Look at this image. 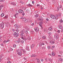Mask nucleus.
Listing matches in <instances>:
<instances>
[{"label": "nucleus", "mask_w": 63, "mask_h": 63, "mask_svg": "<svg viewBox=\"0 0 63 63\" xmlns=\"http://www.w3.org/2000/svg\"><path fill=\"white\" fill-rule=\"evenodd\" d=\"M24 30H23L21 32L20 36L21 37H22L24 35Z\"/></svg>", "instance_id": "nucleus-1"}, {"label": "nucleus", "mask_w": 63, "mask_h": 63, "mask_svg": "<svg viewBox=\"0 0 63 63\" xmlns=\"http://www.w3.org/2000/svg\"><path fill=\"white\" fill-rule=\"evenodd\" d=\"M4 23L3 22L2 23L0 24V28L2 29L4 27Z\"/></svg>", "instance_id": "nucleus-2"}, {"label": "nucleus", "mask_w": 63, "mask_h": 63, "mask_svg": "<svg viewBox=\"0 0 63 63\" xmlns=\"http://www.w3.org/2000/svg\"><path fill=\"white\" fill-rule=\"evenodd\" d=\"M54 38L57 40L59 38V35L57 33H56L54 36Z\"/></svg>", "instance_id": "nucleus-3"}, {"label": "nucleus", "mask_w": 63, "mask_h": 63, "mask_svg": "<svg viewBox=\"0 0 63 63\" xmlns=\"http://www.w3.org/2000/svg\"><path fill=\"white\" fill-rule=\"evenodd\" d=\"M16 52H17L18 54V55H20V56H21L22 55L21 54V51H19V50H16Z\"/></svg>", "instance_id": "nucleus-4"}, {"label": "nucleus", "mask_w": 63, "mask_h": 63, "mask_svg": "<svg viewBox=\"0 0 63 63\" xmlns=\"http://www.w3.org/2000/svg\"><path fill=\"white\" fill-rule=\"evenodd\" d=\"M19 34H18V33H16V32H15L14 33V34H13V36L15 37L16 38L18 36Z\"/></svg>", "instance_id": "nucleus-5"}, {"label": "nucleus", "mask_w": 63, "mask_h": 63, "mask_svg": "<svg viewBox=\"0 0 63 63\" xmlns=\"http://www.w3.org/2000/svg\"><path fill=\"white\" fill-rule=\"evenodd\" d=\"M24 11L21 9H20L18 10V13H22V14L23 13H24Z\"/></svg>", "instance_id": "nucleus-6"}, {"label": "nucleus", "mask_w": 63, "mask_h": 63, "mask_svg": "<svg viewBox=\"0 0 63 63\" xmlns=\"http://www.w3.org/2000/svg\"><path fill=\"white\" fill-rule=\"evenodd\" d=\"M42 45H45V44L44 43H42L40 42L39 43V47H41V46H42Z\"/></svg>", "instance_id": "nucleus-7"}, {"label": "nucleus", "mask_w": 63, "mask_h": 63, "mask_svg": "<svg viewBox=\"0 0 63 63\" xmlns=\"http://www.w3.org/2000/svg\"><path fill=\"white\" fill-rule=\"evenodd\" d=\"M14 27L15 28L17 29V28H18L19 26L18 25H17V24H15L14 25Z\"/></svg>", "instance_id": "nucleus-8"}, {"label": "nucleus", "mask_w": 63, "mask_h": 63, "mask_svg": "<svg viewBox=\"0 0 63 63\" xmlns=\"http://www.w3.org/2000/svg\"><path fill=\"white\" fill-rule=\"evenodd\" d=\"M34 29L36 32H39V28H34Z\"/></svg>", "instance_id": "nucleus-9"}, {"label": "nucleus", "mask_w": 63, "mask_h": 63, "mask_svg": "<svg viewBox=\"0 0 63 63\" xmlns=\"http://www.w3.org/2000/svg\"><path fill=\"white\" fill-rule=\"evenodd\" d=\"M21 19H22V20L23 21H25L26 20V18L25 17L24 18H22V17L21 18Z\"/></svg>", "instance_id": "nucleus-10"}, {"label": "nucleus", "mask_w": 63, "mask_h": 63, "mask_svg": "<svg viewBox=\"0 0 63 63\" xmlns=\"http://www.w3.org/2000/svg\"><path fill=\"white\" fill-rule=\"evenodd\" d=\"M11 4L13 5H14V6H16V3L15 2H12L11 3Z\"/></svg>", "instance_id": "nucleus-11"}, {"label": "nucleus", "mask_w": 63, "mask_h": 63, "mask_svg": "<svg viewBox=\"0 0 63 63\" xmlns=\"http://www.w3.org/2000/svg\"><path fill=\"white\" fill-rule=\"evenodd\" d=\"M50 17L52 18H55V16L54 15H51L50 16Z\"/></svg>", "instance_id": "nucleus-12"}, {"label": "nucleus", "mask_w": 63, "mask_h": 63, "mask_svg": "<svg viewBox=\"0 0 63 63\" xmlns=\"http://www.w3.org/2000/svg\"><path fill=\"white\" fill-rule=\"evenodd\" d=\"M49 30L50 31H52V26H51L50 28H49Z\"/></svg>", "instance_id": "nucleus-13"}, {"label": "nucleus", "mask_w": 63, "mask_h": 63, "mask_svg": "<svg viewBox=\"0 0 63 63\" xmlns=\"http://www.w3.org/2000/svg\"><path fill=\"white\" fill-rule=\"evenodd\" d=\"M12 31H14V32H15V31H16L17 32H18L19 31V30H15L14 29H12Z\"/></svg>", "instance_id": "nucleus-14"}, {"label": "nucleus", "mask_w": 63, "mask_h": 63, "mask_svg": "<svg viewBox=\"0 0 63 63\" xmlns=\"http://www.w3.org/2000/svg\"><path fill=\"white\" fill-rule=\"evenodd\" d=\"M9 23L8 22H7L6 23V27H8V26H9Z\"/></svg>", "instance_id": "nucleus-15"}, {"label": "nucleus", "mask_w": 63, "mask_h": 63, "mask_svg": "<svg viewBox=\"0 0 63 63\" xmlns=\"http://www.w3.org/2000/svg\"><path fill=\"white\" fill-rule=\"evenodd\" d=\"M37 20L38 21H40V20H42V18L41 17H40L39 18L37 19Z\"/></svg>", "instance_id": "nucleus-16"}, {"label": "nucleus", "mask_w": 63, "mask_h": 63, "mask_svg": "<svg viewBox=\"0 0 63 63\" xmlns=\"http://www.w3.org/2000/svg\"><path fill=\"white\" fill-rule=\"evenodd\" d=\"M55 18L56 19H58V15H56V16H55Z\"/></svg>", "instance_id": "nucleus-17"}, {"label": "nucleus", "mask_w": 63, "mask_h": 63, "mask_svg": "<svg viewBox=\"0 0 63 63\" xmlns=\"http://www.w3.org/2000/svg\"><path fill=\"white\" fill-rule=\"evenodd\" d=\"M27 39L28 40H30L31 39V38L29 36L28 37H27Z\"/></svg>", "instance_id": "nucleus-18"}, {"label": "nucleus", "mask_w": 63, "mask_h": 63, "mask_svg": "<svg viewBox=\"0 0 63 63\" xmlns=\"http://www.w3.org/2000/svg\"><path fill=\"white\" fill-rule=\"evenodd\" d=\"M52 2L53 4H55L56 3V1L55 0H53Z\"/></svg>", "instance_id": "nucleus-19"}, {"label": "nucleus", "mask_w": 63, "mask_h": 63, "mask_svg": "<svg viewBox=\"0 0 63 63\" xmlns=\"http://www.w3.org/2000/svg\"><path fill=\"white\" fill-rule=\"evenodd\" d=\"M50 44H54V41H50Z\"/></svg>", "instance_id": "nucleus-20"}, {"label": "nucleus", "mask_w": 63, "mask_h": 63, "mask_svg": "<svg viewBox=\"0 0 63 63\" xmlns=\"http://www.w3.org/2000/svg\"><path fill=\"white\" fill-rule=\"evenodd\" d=\"M26 48L27 50H29V46H27Z\"/></svg>", "instance_id": "nucleus-21"}, {"label": "nucleus", "mask_w": 63, "mask_h": 63, "mask_svg": "<svg viewBox=\"0 0 63 63\" xmlns=\"http://www.w3.org/2000/svg\"><path fill=\"white\" fill-rule=\"evenodd\" d=\"M59 26V28H60V29H62V27H63V26H62V25Z\"/></svg>", "instance_id": "nucleus-22"}, {"label": "nucleus", "mask_w": 63, "mask_h": 63, "mask_svg": "<svg viewBox=\"0 0 63 63\" xmlns=\"http://www.w3.org/2000/svg\"><path fill=\"white\" fill-rule=\"evenodd\" d=\"M34 46H35V45H34V44H32V46L31 47V48H33V47H34Z\"/></svg>", "instance_id": "nucleus-23"}, {"label": "nucleus", "mask_w": 63, "mask_h": 63, "mask_svg": "<svg viewBox=\"0 0 63 63\" xmlns=\"http://www.w3.org/2000/svg\"><path fill=\"white\" fill-rule=\"evenodd\" d=\"M63 61V59L61 58H60L59 60V61Z\"/></svg>", "instance_id": "nucleus-24"}, {"label": "nucleus", "mask_w": 63, "mask_h": 63, "mask_svg": "<svg viewBox=\"0 0 63 63\" xmlns=\"http://www.w3.org/2000/svg\"><path fill=\"white\" fill-rule=\"evenodd\" d=\"M17 43H19L20 42V39L19 38L18 39V40L17 41Z\"/></svg>", "instance_id": "nucleus-25"}, {"label": "nucleus", "mask_w": 63, "mask_h": 63, "mask_svg": "<svg viewBox=\"0 0 63 63\" xmlns=\"http://www.w3.org/2000/svg\"><path fill=\"white\" fill-rule=\"evenodd\" d=\"M21 38H22V39H23V40H27V39H26V38H25V37L23 38V37H21Z\"/></svg>", "instance_id": "nucleus-26"}, {"label": "nucleus", "mask_w": 63, "mask_h": 63, "mask_svg": "<svg viewBox=\"0 0 63 63\" xmlns=\"http://www.w3.org/2000/svg\"><path fill=\"white\" fill-rule=\"evenodd\" d=\"M57 15L58 16H59V17L61 16V13H59Z\"/></svg>", "instance_id": "nucleus-27"}, {"label": "nucleus", "mask_w": 63, "mask_h": 63, "mask_svg": "<svg viewBox=\"0 0 63 63\" xmlns=\"http://www.w3.org/2000/svg\"><path fill=\"white\" fill-rule=\"evenodd\" d=\"M34 16L36 17H38V16H39V15L38 14H37L35 15Z\"/></svg>", "instance_id": "nucleus-28"}, {"label": "nucleus", "mask_w": 63, "mask_h": 63, "mask_svg": "<svg viewBox=\"0 0 63 63\" xmlns=\"http://www.w3.org/2000/svg\"><path fill=\"white\" fill-rule=\"evenodd\" d=\"M25 29L26 30H28V31H29L30 30V29H29V28L26 27V28Z\"/></svg>", "instance_id": "nucleus-29"}, {"label": "nucleus", "mask_w": 63, "mask_h": 63, "mask_svg": "<svg viewBox=\"0 0 63 63\" xmlns=\"http://www.w3.org/2000/svg\"><path fill=\"white\" fill-rule=\"evenodd\" d=\"M4 16V13H2L1 14V17L2 16Z\"/></svg>", "instance_id": "nucleus-30"}, {"label": "nucleus", "mask_w": 63, "mask_h": 63, "mask_svg": "<svg viewBox=\"0 0 63 63\" xmlns=\"http://www.w3.org/2000/svg\"><path fill=\"white\" fill-rule=\"evenodd\" d=\"M24 33H25L26 34H27L28 33L27 31V30L25 31V30H24Z\"/></svg>", "instance_id": "nucleus-31"}, {"label": "nucleus", "mask_w": 63, "mask_h": 63, "mask_svg": "<svg viewBox=\"0 0 63 63\" xmlns=\"http://www.w3.org/2000/svg\"><path fill=\"white\" fill-rule=\"evenodd\" d=\"M27 19V21H28V22H29L30 21V19Z\"/></svg>", "instance_id": "nucleus-32"}, {"label": "nucleus", "mask_w": 63, "mask_h": 63, "mask_svg": "<svg viewBox=\"0 0 63 63\" xmlns=\"http://www.w3.org/2000/svg\"><path fill=\"white\" fill-rule=\"evenodd\" d=\"M63 22V20H62L61 19L59 21V22L60 23H62Z\"/></svg>", "instance_id": "nucleus-33"}, {"label": "nucleus", "mask_w": 63, "mask_h": 63, "mask_svg": "<svg viewBox=\"0 0 63 63\" xmlns=\"http://www.w3.org/2000/svg\"><path fill=\"white\" fill-rule=\"evenodd\" d=\"M57 11L58 12L59 11V7H58L57 8Z\"/></svg>", "instance_id": "nucleus-34"}, {"label": "nucleus", "mask_w": 63, "mask_h": 63, "mask_svg": "<svg viewBox=\"0 0 63 63\" xmlns=\"http://www.w3.org/2000/svg\"><path fill=\"white\" fill-rule=\"evenodd\" d=\"M28 5V6H29L30 7H32V5H31L30 3Z\"/></svg>", "instance_id": "nucleus-35"}, {"label": "nucleus", "mask_w": 63, "mask_h": 63, "mask_svg": "<svg viewBox=\"0 0 63 63\" xmlns=\"http://www.w3.org/2000/svg\"><path fill=\"white\" fill-rule=\"evenodd\" d=\"M3 56V55L2 54H1L0 55V58H2V57Z\"/></svg>", "instance_id": "nucleus-36"}, {"label": "nucleus", "mask_w": 63, "mask_h": 63, "mask_svg": "<svg viewBox=\"0 0 63 63\" xmlns=\"http://www.w3.org/2000/svg\"><path fill=\"white\" fill-rule=\"evenodd\" d=\"M20 42L21 43L23 44V43H24V40H21L20 41Z\"/></svg>", "instance_id": "nucleus-37"}, {"label": "nucleus", "mask_w": 63, "mask_h": 63, "mask_svg": "<svg viewBox=\"0 0 63 63\" xmlns=\"http://www.w3.org/2000/svg\"><path fill=\"white\" fill-rule=\"evenodd\" d=\"M42 38L45 39H46V37H45V36H42Z\"/></svg>", "instance_id": "nucleus-38"}, {"label": "nucleus", "mask_w": 63, "mask_h": 63, "mask_svg": "<svg viewBox=\"0 0 63 63\" xmlns=\"http://www.w3.org/2000/svg\"><path fill=\"white\" fill-rule=\"evenodd\" d=\"M50 46H48V49H50Z\"/></svg>", "instance_id": "nucleus-39"}, {"label": "nucleus", "mask_w": 63, "mask_h": 63, "mask_svg": "<svg viewBox=\"0 0 63 63\" xmlns=\"http://www.w3.org/2000/svg\"><path fill=\"white\" fill-rule=\"evenodd\" d=\"M11 22L12 23H14V20H12L11 21Z\"/></svg>", "instance_id": "nucleus-40"}, {"label": "nucleus", "mask_w": 63, "mask_h": 63, "mask_svg": "<svg viewBox=\"0 0 63 63\" xmlns=\"http://www.w3.org/2000/svg\"><path fill=\"white\" fill-rule=\"evenodd\" d=\"M13 47H16V44H14L13 45Z\"/></svg>", "instance_id": "nucleus-41"}, {"label": "nucleus", "mask_w": 63, "mask_h": 63, "mask_svg": "<svg viewBox=\"0 0 63 63\" xmlns=\"http://www.w3.org/2000/svg\"><path fill=\"white\" fill-rule=\"evenodd\" d=\"M48 60L50 61H52V60L51 59H48Z\"/></svg>", "instance_id": "nucleus-42"}, {"label": "nucleus", "mask_w": 63, "mask_h": 63, "mask_svg": "<svg viewBox=\"0 0 63 63\" xmlns=\"http://www.w3.org/2000/svg\"><path fill=\"white\" fill-rule=\"evenodd\" d=\"M30 11H29V10L28 9H27V10L26 11V12H28V13H29V12Z\"/></svg>", "instance_id": "nucleus-43"}, {"label": "nucleus", "mask_w": 63, "mask_h": 63, "mask_svg": "<svg viewBox=\"0 0 63 63\" xmlns=\"http://www.w3.org/2000/svg\"><path fill=\"white\" fill-rule=\"evenodd\" d=\"M22 51H23V53H24V52H25V51H24V50L22 49H21Z\"/></svg>", "instance_id": "nucleus-44"}, {"label": "nucleus", "mask_w": 63, "mask_h": 63, "mask_svg": "<svg viewBox=\"0 0 63 63\" xmlns=\"http://www.w3.org/2000/svg\"><path fill=\"white\" fill-rule=\"evenodd\" d=\"M48 38H49V39H50V40L51 39V37H50V35H49L48 36Z\"/></svg>", "instance_id": "nucleus-45"}, {"label": "nucleus", "mask_w": 63, "mask_h": 63, "mask_svg": "<svg viewBox=\"0 0 63 63\" xmlns=\"http://www.w3.org/2000/svg\"><path fill=\"white\" fill-rule=\"evenodd\" d=\"M0 45L1 46H4V43H1L0 44Z\"/></svg>", "instance_id": "nucleus-46"}, {"label": "nucleus", "mask_w": 63, "mask_h": 63, "mask_svg": "<svg viewBox=\"0 0 63 63\" xmlns=\"http://www.w3.org/2000/svg\"><path fill=\"white\" fill-rule=\"evenodd\" d=\"M52 54L53 56H54L55 55V54L54 53H52Z\"/></svg>", "instance_id": "nucleus-47"}, {"label": "nucleus", "mask_w": 63, "mask_h": 63, "mask_svg": "<svg viewBox=\"0 0 63 63\" xmlns=\"http://www.w3.org/2000/svg\"><path fill=\"white\" fill-rule=\"evenodd\" d=\"M20 3L23 4H24V2H23V1H20Z\"/></svg>", "instance_id": "nucleus-48"}, {"label": "nucleus", "mask_w": 63, "mask_h": 63, "mask_svg": "<svg viewBox=\"0 0 63 63\" xmlns=\"http://www.w3.org/2000/svg\"><path fill=\"white\" fill-rule=\"evenodd\" d=\"M5 1V0H0V2H4Z\"/></svg>", "instance_id": "nucleus-49"}, {"label": "nucleus", "mask_w": 63, "mask_h": 63, "mask_svg": "<svg viewBox=\"0 0 63 63\" xmlns=\"http://www.w3.org/2000/svg\"><path fill=\"white\" fill-rule=\"evenodd\" d=\"M5 43H6V41L5 40H4V41H3L2 43H3V44H5Z\"/></svg>", "instance_id": "nucleus-50"}, {"label": "nucleus", "mask_w": 63, "mask_h": 63, "mask_svg": "<svg viewBox=\"0 0 63 63\" xmlns=\"http://www.w3.org/2000/svg\"><path fill=\"white\" fill-rule=\"evenodd\" d=\"M40 24H43V23H44V22H40Z\"/></svg>", "instance_id": "nucleus-51"}, {"label": "nucleus", "mask_w": 63, "mask_h": 63, "mask_svg": "<svg viewBox=\"0 0 63 63\" xmlns=\"http://www.w3.org/2000/svg\"><path fill=\"white\" fill-rule=\"evenodd\" d=\"M25 22V23H28V22L27 21V20L26 19V20H25L24 21Z\"/></svg>", "instance_id": "nucleus-52"}, {"label": "nucleus", "mask_w": 63, "mask_h": 63, "mask_svg": "<svg viewBox=\"0 0 63 63\" xmlns=\"http://www.w3.org/2000/svg\"><path fill=\"white\" fill-rule=\"evenodd\" d=\"M31 34H33V33H34V32L33 31H31Z\"/></svg>", "instance_id": "nucleus-53"}, {"label": "nucleus", "mask_w": 63, "mask_h": 63, "mask_svg": "<svg viewBox=\"0 0 63 63\" xmlns=\"http://www.w3.org/2000/svg\"><path fill=\"white\" fill-rule=\"evenodd\" d=\"M0 6L2 8H3V7H4V5H2Z\"/></svg>", "instance_id": "nucleus-54"}, {"label": "nucleus", "mask_w": 63, "mask_h": 63, "mask_svg": "<svg viewBox=\"0 0 63 63\" xmlns=\"http://www.w3.org/2000/svg\"><path fill=\"white\" fill-rule=\"evenodd\" d=\"M57 32H58V33H59L60 32V31L59 30H58L57 31Z\"/></svg>", "instance_id": "nucleus-55"}, {"label": "nucleus", "mask_w": 63, "mask_h": 63, "mask_svg": "<svg viewBox=\"0 0 63 63\" xmlns=\"http://www.w3.org/2000/svg\"><path fill=\"white\" fill-rule=\"evenodd\" d=\"M18 15V13H16V14H15V16H16V15Z\"/></svg>", "instance_id": "nucleus-56"}, {"label": "nucleus", "mask_w": 63, "mask_h": 63, "mask_svg": "<svg viewBox=\"0 0 63 63\" xmlns=\"http://www.w3.org/2000/svg\"><path fill=\"white\" fill-rule=\"evenodd\" d=\"M39 26L41 27H42V24H41L40 23V24H39Z\"/></svg>", "instance_id": "nucleus-57"}, {"label": "nucleus", "mask_w": 63, "mask_h": 63, "mask_svg": "<svg viewBox=\"0 0 63 63\" xmlns=\"http://www.w3.org/2000/svg\"><path fill=\"white\" fill-rule=\"evenodd\" d=\"M48 34L49 35H51V32H50L49 33H48Z\"/></svg>", "instance_id": "nucleus-58"}, {"label": "nucleus", "mask_w": 63, "mask_h": 63, "mask_svg": "<svg viewBox=\"0 0 63 63\" xmlns=\"http://www.w3.org/2000/svg\"><path fill=\"white\" fill-rule=\"evenodd\" d=\"M60 53L62 54L63 53V52L62 51H60L59 52Z\"/></svg>", "instance_id": "nucleus-59"}, {"label": "nucleus", "mask_w": 63, "mask_h": 63, "mask_svg": "<svg viewBox=\"0 0 63 63\" xmlns=\"http://www.w3.org/2000/svg\"><path fill=\"white\" fill-rule=\"evenodd\" d=\"M45 47H42V49H44L45 48Z\"/></svg>", "instance_id": "nucleus-60"}, {"label": "nucleus", "mask_w": 63, "mask_h": 63, "mask_svg": "<svg viewBox=\"0 0 63 63\" xmlns=\"http://www.w3.org/2000/svg\"><path fill=\"white\" fill-rule=\"evenodd\" d=\"M9 41H10V40H7L6 41V43H7V42H9Z\"/></svg>", "instance_id": "nucleus-61"}, {"label": "nucleus", "mask_w": 63, "mask_h": 63, "mask_svg": "<svg viewBox=\"0 0 63 63\" xmlns=\"http://www.w3.org/2000/svg\"><path fill=\"white\" fill-rule=\"evenodd\" d=\"M37 59V62H39V59Z\"/></svg>", "instance_id": "nucleus-62"}, {"label": "nucleus", "mask_w": 63, "mask_h": 63, "mask_svg": "<svg viewBox=\"0 0 63 63\" xmlns=\"http://www.w3.org/2000/svg\"><path fill=\"white\" fill-rule=\"evenodd\" d=\"M45 60L46 61H47V58H45Z\"/></svg>", "instance_id": "nucleus-63"}, {"label": "nucleus", "mask_w": 63, "mask_h": 63, "mask_svg": "<svg viewBox=\"0 0 63 63\" xmlns=\"http://www.w3.org/2000/svg\"><path fill=\"white\" fill-rule=\"evenodd\" d=\"M7 63H11V62L10 61H8L7 62Z\"/></svg>", "instance_id": "nucleus-64"}]
</instances>
